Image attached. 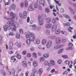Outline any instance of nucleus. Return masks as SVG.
Returning <instances> with one entry per match:
<instances>
[{"label": "nucleus", "instance_id": "nucleus-2", "mask_svg": "<svg viewBox=\"0 0 76 76\" xmlns=\"http://www.w3.org/2000/svg\"><path fill=\"white\" fill-rule=\"evenodd\" d=\"M7 20H8L7 23L8 24L9 26H8L6 25H5L4 26V31H7V29H9V28H10V25H11V26H13V24H14L13 19H10V18H8Z\"/></svg>", "mask_w": 76, "mask_h": 76}, {"label": "nucleus", "instance_id": "nucleus-35", "mask_svg": "<svg viewBox=\"0 0 76 76\" xmlns=\"http://www.w3.org/2000/svg\"><path fill=\"white\" fill-rule=\"evenodd\" d=\"M61 32L64 35L66 36V35H67V33H66V32L65 31H61Z\"/></svg>", "mask_w": 76, "mask_h": 76}, {"label": "nucleus", "instance_id": "nucleus-7", "mask_svg": "<svg viewBox=\"0 0 76 76\" xmlns=\"http://www.w3.org/2000/svg\"><path fill=\"white\" fill-rule=\"evenodd\" d=\"M27 17V12L25 11L23 12V19H25Z\"/></svg>", "mask_w": 76, "mask_h": 76}, {"label": "nucleus", "instance_id": "nucleus-17", "mask_svg": "<svg viewBox=\"0 0 76 76\" xmlns=\"http://www.w3.org/2000/svg\"><path fill=\"white\" fill-rule=\"evenodd\" d=\"M43 56L44 58H48L49 57V55L48 53H44L43 55Z\"/></svg>", "mask_w": 76, "mask_h": 76}, {"label": "nucleus", "instance_id": "nucleus-6", "mask_svg": "<svg viewBox=\"0 0 76 76\" xmlns=\"http://www.w3.org/2000/svg\"><path fill=\"white\" fill-rule=\"evenodd\" d=\"M55 41L56 43L57 44H60L61 43V40L60 39V38H57L56 39Z\"/></svg>", "mask_w": 76, "mask_h": 76}, {"label": "nucleus", "instance_id": "nucleus-14", "mask_svg": "<svg viewBox=\"0 0 76 76\" xmlns=\"http://www.w3.org/2000/svg\"><path fill=\"white\" fill-rule=\"evenodd\" d=\"M46 20L47 23H50L51 22V18H48L46 19Z\"/></svg>", "mask_w": 76, "mask_h": 76}, {"label": "nucleus", "instance_id": "nucleus-33", "mask_svg": "<svg viewBox=\"0 0 76 76\" xmlns=\"http://www.w3.org/2000/svg\"><path fill=\"white\" fill-rule=\"evenodd\" d=\"M44 58H43V57H41L40 58H39V61H44L45 60Z\"/></svg>", "mask_w": 76, "mask_h": 76}, {"label": "nucleus", "instance_id": "nucleus-54", "mask_svg": "<svg viewBox=\"0 0 76 76\" xmlns=\"http://www.w3.org/2000/svg\"><path fill=\"white\" fill-rule=\"evenodd\" d=\"M70 62L69 61L67 60L65 61V63L66 64H69H69H70Z\"/></svg>", "mask_w": 76, "mask_h": 76}, {"label": "nucleus", "instance_id": "nucleus-12", "mask_svg": "<svg viewBox=\"0 0 76 76\" xmlns=\"http://www.w3.org/2000/svg\"><path fill=\"white\" fill-rule=\"evenodd\" d=\"M10 16H12V18H15L16 15H15V14L13 13V12H10Z\"/></svg>", "mask_w": 76, "mask_h": 76}, {"label": "nucleus", "instance_id": "nucleus-23", "mask_svg": "<svg viewBox=\"0 0 76 76\" xmlns=\"http://www.w3.org/2000/svg\"><path fill=\"white\" fill-rule=\"evenodd\" d=\"M46 42H47V40L46 39H43L42 41V44H46Z\"/></svg>", "mask_w": 76, "mask_h": 76}, {"label": "nucleus", "instance_id": "nucleus-56", "mask_svg": "<svg viewBox=\"0 0 76 76\" xmlns=\"http://www.w3.org/2000/svg\"><path fill=\"white\" fill-rule=\"evenodd\" d=\"M20 6L21 7H23V6H24V3H21L20 4Z\"/></svg>", "mask_w": 76, "mask_h": 76}, {"label": "nucleus", "instance_id": "nucleus-39", "mask_svg": "<svg viewBox=\"0 0 76 76\" xmlns=\"http://www.w3.org/2000/svg\"><path fill=\"white\" fill-rule=\"evenodd\" d=\"M64 17L66 18H67L68 19H70V16H69V15H64Z\"/></svg>", "mask_w": 76, "mask_h": 76}, {"label": "nucleus", "instance_id": "nucleus-8", "mask_svg": "<svg viewBox=\"0 0 76 76\" xmlns=\"http://www.w3.org/2000/svg\"><path fill=\"white\" fill-rule=\"evenodd\" d=\"M57 26L56 25H54L53 26L52 28V31L53 32H54V31H56V29H57Z\"/></svg>", "mask_w": 76, "mask_h": 76}, {"label": "nucleus", "instance_id": "nucleus-29", "mask_svg": "<svg viewBox=\"0 0 76 76\" xmlns=\"http://www.w3.org/2000/svg\"><path fill=\"white\" fill-rule=\"evenodd\" d=\"M64 25L66 26H70V24L69 23H64Z\"/></svg>", "mask_w": 76, "mask_h": 76}, {"label": "nucleus", "instance_id": "nucleus-48", "mask_svg": "<svg viewBox=\"0 0 76 76\" xmlns=\"http://www.w3.org/2000/svg\"><path fill=\"white\" fill-rule=\"evenodd\" d=\"M66 42V39H63L62 40L61 42Z\"/></svg>", "mask_w": 76, "mask_h": 76}, {"label": "nucleus", "instance_id": "nucleus-18", "mask_svg": "<svg viewBox=\"0 0 76 76\" xmlns=\"http://www.w3.org/2000/svg\"><path fill=\"white\" fill-rule=\"evenodd\" d=\"M11 7L12 10H15L16 9V5L14 4H12L11 6Z\"/></svg>", "mask_w": 76, "mask_h": 76}, {"label": "nucleus", "instance_id": "nucleus-44", "mask_svg": "<svg viewBox=\"0 0 76 76\" xmlns=\"http://www.w3.org/2000/svg\"><path fill=\"white\" fill-rule=\"evenodd\" d=\"M22 54H23V55H25L26 54V51L25 50H23L22 53Z\"/></svg>", "mask_w": 76, "mask_h": 76}, {"label": "nucleus", "instance_id": "nucleus-20", "mask_svg": "<svg viewBox=\"0 0 76 76\" xmlns=\"http://www.w3.org/2000/svg\"><path fill=\"white\" fill-rule=\"evenodd\" d=\"M32 27L33 28V30H36L37 29V25L34 24L32 25Z\"/></svg>", "mask_w": 76, "mask_h": 76}, {"label": "nucleus", "instance_id": "nucleus-25", "mask_svg": "<svg viewBox=\"0 0 76 76\" xmlns=\"http://www.w3.org/2000/svg\"><path fill=\"white\" fill-rule=\"evenodd\" d=\"M64 50L63 49H61L60 50H58V54H61L62 53H63V51Z\"/></svg>", "mask_w": 76, "mask_h": 76}, {"label": "nucleus", "instance_id": "nucleus-59", "mask_svg": "<svg viewBox=\"0 0 76 76\" xmlns=\"http://www.w3.org/2000/svg\"><path fill=\"white\" fill-rule=\"evenodd\" d=\"M73 5L75 7H76V3H72Z\"/></svg>", "mask_w": 76, "mask_h": 76}, {"label": "nucleus", "instance_id": "nucleus-11", "mask_svg": "<svg viewBox=\"0 0 76 76\" xmlns=\"http://www.w3.org/2000/svg\"><path fill=\"white\" fill-rule=\"evenodd\" d=\"M45 27L46 28H51V24L49 23L46 24L45 26Z\"/></svg>", "mask_w": 76, "mask_h": 76}, {"label": "nucleus", "instance_id": "nucleus-9", "mask_svg": "<svg viewBox=\"0 0 76 76\" xmlns=\"http://www.w3.org/2000/svg\"><path fill=\"white\" fill-rule=\"evenodd\" d=\"M39 3L42 4L43 7H44L45 6V0H40L39 1Z\"/></svg>", "mask_w": 76, "mask_h": 76}, {"label": "nucleus", "instance_id": "nucleus-4", "mask_svg": "<svg viewBox=\"0 0 76 76\" xmlns=\"http://www.w3.org/2000/svg\"><path fill=\"white\" fill-rule=\"evenodd\" d=\"M52 45V42L48 41L46 44V47L48 48H50Z\"/></svg>", "mask_w": 76, "mask_h": 76}, {"label": "nucleus", "instance_id": "nucleus-19", "mask_svg": "<svg viewBox=\"0 0 76 76\" xmlns=\"http://www.w3.org/2000/svg\"><path fill=\"white\" fill-rule=\"evenodd\" d=\"M38 63L36 62L35 61H34L33 62V66L34 67H37L38 66Z\"/></svg>", "mask_w": 76, "mask_h": 76}, {"label": "nucleus", "instance_id": "nucleus-37", "mask_svg": "<svg viewBox=\"0 0 76 76\" xmlns=\"http://www.w3.org/2000/svg\"><path fill=\"white\" fill-rule=\"evenodd\" d=\"M19 16L21 19H23V16H22V12L20 13Z\"/></svg>", "mask_w": 76, "mask_h": 76}, {"label": "nucleus", "instance_id": "nucleus-64", "mask_svg": "<svg viewBox=\"0 0 76 76\" xmlns=\"http://www.w3.org/2000/svg\"><path fill=\"white\" fill-rule=\"evenodd\" d=\"M31 76H35V74H34V73H32L31 74Z\"/></svg>", "mask_w": 76, "mask_h": 76}, {"label": "nucleus", "instance_id": "nucleus-47", "mask_svg": "<svg viewBox=\"0 0 76 76\" xmlns=\"http://www.w3.org/2000/svg\"><path fill=\"white\" fill-rule=\"evenodd\" d=\"M9 35L13 36V35H14V33H13V32H11L9 33Z\"/></svg>", "mask_w": 76, "mask_h": 76}, {"label": "nucleus", "instance_id": "nucleus-46", "mask_svg": "<svg viewBox=\"0 0 76 76\" xmlns=\"http://www.w3.org/2000/svg\"><path fill=\"white\" fill-rule=\"evenodd\" d=\"M63 75H67V74H68V72L67 71H65L64 72H63Z\"/></svg>", "mask_w": 76, "mask_h": 76}, {"label": "nucleus", "instance_id": "nucleus-5", "mask_svg": "<svg viewBox=\"0 0 76 76\" xmlns=\"http://www.w3.org/2000/svg\"><path fill=\"white\" fill-rule=\"evenodd\" d=\"M55 64V62L53 60H51L50 61V63L48 64L49 66L52 67L53 66H54Z\"/></svg>", "mask_w": 76, "mask_h": 76}, {"label": "nucleus", "instance_id": "nucleus-34", "mask_svg": "<svg viewBox=\"0 0 76 76\" xmlns=\"http://www.w3.org/2000/svg\"><path fill=\"white\" fill-rule=\"evenodd\" d=\"M16 57L18 59H20L21 58V56L19 55V54H18L16 56Z\"/></svg>", "mask_w": 76, "mask_h": 76}, {"label": "nucleus", "instance_id": "nucleus-49", "mask_svg": "<svg viewBox=\"0 0 76 76\" xmlns=\"http://www.w3.org/2000/svg\"><path fill=\"white\" fill-rule=\"evenodd\" d=\"M62 63V61L61 60H59L58 61V64H61Z\"/></svg>", "mask_w": 76, "mask_h": 76}, {"label": "nucleus", "instance_id": "nucleus-26", "mask_svg": "<svg viewBox=\"0 0 76 76\" xmlns=\"http://www.w3.org/2000/svg\"><path fill=\"white\" fill-rule=\"evenodd\" d=\"M1 73L3 74L4 75H6V73L4 72V69H2L1 70Z\"/></svg>", "mask_w": 76, "mask_h": 76}, {"label": "nucleus", "instance_id": "nucleus-21", "mask_svg": "<svg viewBox=\"0 0 76 76\" xmlns=\"http://www.w3.org/2000/svg\"><path fill=\"white\" fill-rule=\"evenodd\" d=\"M33 56L35 58H37V53H36L34 52L32 54Z\"/></svg>", "mask_w": 76, "mask_h": 76}, {"label": "nucleus", "instance_id": "nucleus-51", "mask_svg": "<svg viewBox=\"0 0 76 76\" xmlns=\"http://www.w3.org/2000/svg\"><path fill=\"white\" fill-rule=\"evenodd\" d=\"M73 44H72V43H70L68 44V46H69L70 47H73Z\"/></svg>", "mask_w": 76, "mask_h": 76}, {"label": "nucleus", "instance_id": "nucleus-16", "mask_svg": "<svg viewBox=\"0 0 76 76\" xmlns=\"http://www.w3.org/2000/svg\"><path fill=\"white\" fill-rule=\"evenodd\" d=\"M28 9L29 11H32L34 10V8L32 6H30L28 7Z\"/></svg>", "mask_w": 76, "mask_h": 76}, {"label": "nucleus", "instance_id": "nucleus-52", "mask_svg": "<svg viewBox=\"0 0 76 76\" xmlns=\"http://www.w3.org/2000/svg\"><path fill=\"white\" fill-rule=\"evenodd\" d=\"M44 63L45 66H47V65H48V62L47 61H45Z\"/></svg>", "mask_w": 76, "mask_h": 76}, {"label": "nucleus", "instance_id": "nucleus-57", "mask_svg": "<svg viewBox=\"0 0 76 76\" xmlns=\"http://www.w3.org/2000/svg\"><path fill=\"white\" fill-rule=\"evenodd\" d=\"M30 20V18L29 17H28L27 19V22L28 23L29 22V21Z\"/></svg>", "mask_w": 76, "mask_h": 76}, {"label": "nucleus", "instance_id": "nucleus-32", "mask_svg": "<svg viewBox=\"0 0 76 76\" xmlns=\"http://www.w3.org/2000/svg\"><path fill=\"white\" fill-rule=\"evenodd\" d=\"M45 12L46 13H48L50 12V10L48 8H46L45 9Z\"/></svg>", "mask_w": 76, "mask_h": 76}, {"label": "nucleus", "instance_id": "nucleus-27", "mask_svg": "<svg viewBox=\"0 0 76 76\" xmlns=\"http://www.w3.org/2000/svg\"><path fill=\"white\" fill-rule=\"evenodd\" d=\"M36 43L37 44H39L40 43V41L38 39H36Z\"/></svg>", "mask_w": 76, "mask_h": 76}, {"label": "nucleus", "instance_id": "nucleus-61", "mask_svg": "<svg viewBox=\"0 0 76 76\" xmlns=\"http://www.w3.org/2000/svg\"><path fill=\"white\" fill-rule=\"evenodd\" d=\"M71 13L72 14H75V11H74V10H73L72 11H71Z\"/></svg>", "mask_w": 76, "mask_h": 76}, {"label": "nucleus", "instance_id": "nucleus-15", "mask_svg": "<svg viewBox=\"0 0 76 76\" xmlns=\"http://www.w3.org/2000/svg\"><path fill=\"white\" fill-rule=\"evenodd\" d=\"M42 71L43 70L42 69H40L39 70L38 73L39 75L40 76H41V75H42Z\"/></svg>", "mask_w": 76, "mask_h": 76}, {"label": "nucleus", "instance_id": "nucleus-38", "mask_svg": "<svg viewBox=\"0 0 76 76\" xmlns=\"http://www.w3.org/2000/svg\"><path fill=\"white\" fill-rule=\"evenodd\" d=\"M66 50H73V49L72 47H70L67 48Z\"/></svg>", "mask_w": 76, "mask_h": 76}, {"label": "nucleus", "instance_id": "nucleus-10", "mask_svg": "<svg viewBox=\"0 0 76 76\" xmlns=\"http://www.w3.org/2000/svg\"><path fill=\"white\" fill-rule=\"evenodd\" d=\"M16 27L18 28L19 27V26H15L14 25L12 29V31H16L17 29Z\"/></svg>", "mask_w": 76, "mask_h": 76}, {"label": "nucleus", "instance_id": "nucleus-42", "mask_svg": "<svg viewBox=\"0 0 76 76\" xmlns=\"http://www.w3.org/2000/svg\"><path fill=\"white\" fill-rule=\"evenodd\" d=\"M19 32H20V34H23V30L22 29H20Z\"/></svg>", "mask_w": 76, "mask_h": 76}, {"label": "nucleus", "instance_id": "nucleus-22", "mask_svg": "<svg viewBox=\"0 0 76 76\" xmlns=\"http://www.w3.org/2000/svg\"><path fill=\"white\" fill-rule=\"evenodd\" d=\"M16 37L17 38H18V39H19L20 38V34L19 33H17L16 34Z\"/></svg>", "mask_w": 76, "mask_h": 76}, {"label": "nucleus", "instance_id": "nucleus-53", "mask_svg": "<svg viewBox=\"0 0 76 76\" xmlns=\"http://www.w3.org/2000/svg\"><path fill=\"white\" fill-rule=\"evenodd\" d=\"M27 56L29 58H30V57H31V54L30 53H28L27 54Z\"/></svg>", "mask_w": 76, "mask_h": 76}, {"label": "nucleus", "instance_id": "nucleus-45", "mask_svg": "<svg viewBox=\"0 0 76 76\" xmlns=\"http://www.w3.org/2000/svg\"><path fill=\"white\" fill-rule=\"evenodd\" d=\"M62 57L65 58H68V56L66 55H62Z\"/></svg>", "mask_w": 76, "mask_h": 76}, {"label": "nucleus", "instance_id": "nucleus-62", "mask_svg": "<svg viewBox=\"0 0 76 76\" xmlns=\"http://www.w3.org/2000/svg\"><path fill=\"white\" fill-rule=\"evenodd\" d=\"M55 72V69H52L51 71V72L52 73H54Z\"/></svg>", "mask_w": 76, "mask_h": 76}, {"label": "nucleus", "instance_id": "nucleus-40", "mask_svg": "<svg viewBox=\"0 0 76 76\" xmlns=\"http://www.w3.org/2000/svg\"><path fill=\"white\" fill-rule=\"evenodd\" d=\"M38 5L37 3H35L34 5V8L36 9H37V8H38Z\"/></svg>", "mask_w": 76, "mask_h": 76}, {"label": "nucleus", "instance_id": "nucleus-41", "mask_svg": "<svg viewBox=\"0 0 76 76\" xmlns=\"http://www.w3.org/2000/svg\"><path fill=\"white\" fill-rule=\"evenodd\" d=\"M9 45L11 47H13V44L12 42H10L9 43Z\"/></svg>", "mask_w": 76, "mask_h": 76}, {"label": "nucleus", "instance_id": "nucleus-1", "mask_svg": "<svg viewBox=\"0 0 76 76\" xmlns=\"http://www.w3.org/2000/svg\"><path fill=\"white\" fill-rule=\"evenodd\" d=\"M28 33L27 32H25V34L26 35V38L27 39L28 38L30 39H28L26 40V43L28 44H31V41L32 42L35 41V37L34 34L32 33L28 32V35H27Z\"/></svg>", "mask_w": 76, "mask_h": 76}, {"label": "nucleus", "instance_id": "nucleus-13", "mask_svg": "<svg viewBox=\"0 0 76 76\" xmlns=\"http://www.w3.org/2000/svg\"><path fill=\"white\" fill-rule=\"evenodd\" d=\"M22 64L25 67H26L27 66V62H26V61H23L22 63Z\"/></svg>", "mask_w": 76, "mask_h": 76}, {"label": "nucleus", "instance_id": "nucleus-36", "mask_svg": "<svg viewBox=\"0 0 76 76\" xmlns=\"http://www.w3.org/2000/svg\"><path fill=\"white\" fill-rule=\"evenodd\" d=\"M52 23L54 24H55V23H56V20L55 19H53V20L52 21Z\"/></svg>", "mask_w": 76, "mask_h": 76}, {"label": "nucleus", "instance_id": "nucleus-3", "mask_svg": "<svg viewBox=\"0 0 76 76\" xmlns=\"http://www.w3.org/2000/svg\"><path fill=\"white\" fill-rule=\"evenodd\" d=\"M38 20H39V24L40 25H43L44 23V19L41 18V17L39 16Z\"/></svg>", "mask_w": 76, "mask_h": 76}, {"label": "nucleus", "instance_id": "nucleus-28", "mask_svg": "<svg viewBox=\"0 0 76 76\" xmlns=\"http://www.w3.org/2000/svg\"><path fill=\"white\" fill-rule=\"evenodd\" d=\"M60 32V29H58L56 31L55 33L56 34H59Z\"/></svg>", "mask_w": 76, "mask_h": 76}, {"label": "nucleus", "instance_id": "nucleus-43", "mask_svg": "<svg viewBox=\"0 0 76 76\" xmlns=\"http://www.w3.org/2000/svg\"><path fill=\"white\" fill-rule=\"evenodd\" d=\"M16 44L17 45L18 47H20L21 46V44L20 43H17Z\"/></svg>", "mask_w": 76, "mask_h": 76}, {"label": "nucleus", "instance_id": "nucleus-24", "mask_svg": "<svg viewBox=\"0 0 76 76\" xmlns=\"http://www.w3.org/2000/svg\"><path fill=\"white\" fill-rule=\"evenodd\" d=\"M28 1L27 0H26L25 2V7H28Z\"/></svg>", "mask_w": 76, "mask_h": 76}, {"label": "nucleus", "instance_id": "nucleus-55", "mask_svg": "<svg viewBox=\"0 0 76 76\" xmlns=\"http://www.w3.org/2000/svg\"><path fill=\"white\" fill-rule=\"evenodd\" d=\"M58 48V45H55L54 47V49H57Z\"/></svg>", "mask_w": 76, "mask_h": 76}, {"label": "nucleus", "instance_id": "nucleus-60", "mask_svg": "<svg viewBox=\"0 0 76 76\" xmlns=\"http://www.w3.org/2000/svg\"><path fill=\"white\" fill-rule=\"evenodd\" d=\"M61 12L62 13H63L64 12V9L63 8H61Z\"/></svg>", "mask_w": 76, "mask_h": 76}, {"label": "nucleus", "instance_id": "nucleus-50", "mask_svg": "<svg viewBox=\"0 0 76 76\" xmlns=\"http://www.w3.org/2000/svg\"><path fill=\"white\" fill-rule=\"evenodd\" d=\"M47 71H50V70H51V68L50 66H48L47 68Z\"/></svg>", "mask_w": 76, "mask_h": 76}, {"label": "nucleus", "instance_id": "nucleus-63", "mask_svg": "<svg viewBox=\"0 0 76 76\" xmlns=\"http://www.w3.org/2000/svg\"><path fill=\"white\" fill-rule=\"evenodd\" d=\"M41 27L40 26H39L38 27V28L37 29L38 31H39V30H41Z\"/></svg>", "mask_w": 76, "mask_h": 76}, {"label": "nucleus", "instance_id": "nucleus-58", "mask_svg": "<svg viewBox=\"0 0 76 76\" xmlns=\"http://www.w3.org/2000/svg\"><path fill=\"white\" fill-rule=\"evenodd\" d=\"M33 73H35V74L37 73V71L36 70H35V69H33Z\"/></svg>", "mask_w": 76, "mask_h": 76}, {"label": "nucleus", "instance_id": "nucleus-30", "mask_svg": "<svg viewBox=\"0 0 76 76\" xmlns=\"http://www.w3.org/2000/svg\"><path fill=\"white\" fill-rule=\"evenodd\" d=\"M11 72L13 75H15V69H12L11 70Z\"/></svg>", "mask_w": 76, "mask_h": 76}, {"label": "nucleus", "instance_id": "nucleus-31", "mask_svg": "<svg viewBox=\"0 0 76 76\" xmlns=\"http://www.w3.org/2000/svg\"><path fill=\"white\" fill-rule=\"evenodd\" d=\"M46 34L47 35H49L50 34V31L48 30H47L46 32Z\"/></svg>", "mask_w": 76, "mask_h": 76}]
</instances>
